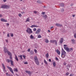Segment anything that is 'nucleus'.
Wrapping results in <instances>:
<instances>
[{"instance_id": "1", "label": "nucleus", "mask_w": 76, "mask_h": 76, "mask_svg": "<svg viewBox=\"0 0 76 76\" xmlns=\"http://www.w3.org/2000/svg\"><path fill=\"white\" fill-rule=\"evenodd\" d=\"M64 48L68 52H70V51H73V49L72 48H69L66 47L67 45H64Z\"/></svg>"}, {"instance_id": "2", "label": "nucleus", "mask_w": 76, "mask_h": 76, "mask_svg": "<svg viewBox=\"0 0 76 76\" xmlns=\"http://www.w3.org/2000/svg\"><path fill=\"white\" fill-rule=\"evenodd\" d=\"M34 61L36 63V64L37 66H39V61L38 59V57L37 56H35L34 57Z\"/></svg>"}, {"instance_id": "3", "label": "nucleus", "mask_w": 76, "mask_h": 76, "mask_svg": "<svg viewBox=\"0 0 76 76\" xmlns=\"http://www.w3.org/2000/svg\"><path fill=\"white\" fill-rule=\"evenodd\" d=\"M66 52H65L63 49H62L61 55V57L62 58H64L65 57V56H66Z\"/></svg>"}, {"instance_id": "4", "label": "nucleus", "mask_w": 76, "mask_h": 76, "mask_svg": "<svg viewBox=\"0 0 76 76\" xmlns=\"http://www.w3.org/2000/svg\"><path fill=\"white\" fill-rule=\"evenodd\" d=\"M26 31V32L27 33H28L29 34H32V33H33V32L32 31V29L30 28H28Z\"/></svg>"}, {"instance_id": "5", "label": "nucleus", "mask_w": 76, "mask_h": 76, "mask_svg": "<svg viewBox=\"0 0 76 76\" xmlns=\"http://www.w3.org/2000/svg\"><path fill=\"white\" fill-rule=\"evenodd\" d=\"M7 68L8 69H9L10 70V71L12 73H14V72H13V69L11 67L9 66H7Z\"/></svg>"}, {"instance_id": "6", "label": "nucleus", "mask_w": 76, "mask_h": 76, "mask_svg": "<svg viewBox=\"0 0 76 76\" xmlns=\"http://www.w3.org/2000/svg\"><path fill=\"white\" fill-rule=\"evenodd\" d=\"M40 32H41V29H37L35 32V34H39Z\"/></svg>"}, {"instance_id": "7", "label": "nucleus", "mask_w": 76, "mask_h": 76, "mask_svg": "<svg viewBox=\"0 0 76 76\" xmlns=\"http://www.w3.org/2000/svg\"><path fill=\"white\" fill-rule=\"evenodd\" d=\"M4 51L5 53H7L8 51H8V50H7V48H6V47H4Z\"/></svg>"}, {"instance_id": "8", "label": "nucleus", "mask_w": 76, "mask_h": 76, "mask_svg": "<svg viewBox=\"0 0 76 76\" xmlns=\"http://www.w3.org/2000/svg\"><path fill=\"white\" fill-rule=\"evenodd\" d=\"M64 41V38H61V39L60 40V42L61 44H62L63 42Z\"/></svg>"}, {"instance_id": "9", "label": "nucleus", "mask_w": 76, "mask_h": 76, "mask_svg": "<svg viewBox=\"0 0 76 76\" xmlns=\"http://www.w3.org/2000/svg\"><path fill=\"white\" fill-rule=\"evenodd\" d=\"M30 39H35V37H34L33 35H30Z\"/></svg>"}, {"instance_id": "10", "label": "nucleus", "mask_w": 76, "mask_h": 76, "mask_svg": "<svg viewBox=\"0 0 76 76\" xmlns=\"http://www.w3.org/2000/svg\"><path fill=\"white\" fill-rule=\"evenodd\" d=\"M31 27V28H38V26L37 25H32Z\"/></svg>"}, {"instance_id": "11", "label": "nucleus", "mask_w": 76, "mask_h": 76, "mask_svg": "<svg viewBox=\"0 0 76 76\" xmlns=\"http://www.w3.org/2000/svg\"><path fill=\"white\" fill-rule=\"evenodd\" d=\"M42 16L43 18H44L45 19H47V15H42Z\"/></svg>"}, {"instance_id": "12", "label": "nucleus", "mask_w": 76, "mask_h": 76, "mask_svg": "<svg viewBox=\"0 0 76 76\" xmlns=\"http://www.w3.org/2000/svg\"><path fill=\"white\" fill-rule=\"evenodd\" d=\"M56 26H62V24H58V23H56L55 24Z\"/></svg>"}, {"instance_id": "13", "label": "nucleus", "mask_w": 76, "mask_h": 76, "mask_svg": "<svg viewBox=\"0 0 76 76\" xmlns=\"http://www.w3.org/2000/svg\"><path fill=\"white\" fill-rule=\"evenodd\" d=\"M56 51L57 52L58 55H60V51H59V50H58V49L56 50Z\"/></svg>"}, {"instance_id": "14", "label": "nucleus", "mask_w": 76, "mask_h": 76, "mask_svg": "<svg viewBox=\"0 0 76 76\" xmlns=\"http://www.w3.org/2000/svg\"><path fill=\"white\" fill-rule=\"evenodd\" d=\"M1 21H2V22H7V20H5V19L4 18H1Z\"/></svg>"}, {"instance_id": "15", "label": "nucleus", "mask_w": 76, "mask_h": 76, "mask_svg": "<svg viewBox=\"0 0 76 76\" xmlns=\"http://www.w3.org/2000/svg\"><path fill=\"white\" fill-rule=\"evenodd\" d=\"M2 66L3 68V71H4V70H5V66H4V64H2Z\"/></svg>"}, {"instance_id": "16", "label": "nucleus", "mask_w": 76, "mask_h": 76, "mask_svg": "<svg viewBox=\"0 0 76 76\" xmlns=\"http://www.w3.org/2000/svg\"><path fill=\"white\" fill-rule=\"evenodd\" d=\"M1 8H2L3 9H5L6 5H2L1 6Z\"/></svg>"}, {"instance_id": "17", "label": "nucleus", "mask_w": 76, "mask_h": 76, "mask_svg": "<svg viewBox=\"0 0 76 76\" xmlns=\"http://www.w3.org/2000/svg\"><path fill=\"white\" fill-rule=\"evenodd\" d=\"M60 5L61 7H64V3H61L60 4Z\"/></svg>"}, {"instance_id": "18", "label": "nucleus", "mask_w": 76, "mask_h": 76, "mask_svg": "<svg viewBox=\"0 0 76 76\" xmlns=\"http://www.w3.org/2000/svg\"><path fill=\"white\" fill-rule=\"evenodd\" d=\"M7 53L9 56H12V53L10 52L9 51H8Z\"/></svg>"}, {"instance_id": "19", "label": "nucleus", "mask_w": 76, "mask_h": 76, "mask_svg": "<svg viewBox=\"0 0 76 76\" xmlns=\"http://www.w3.org/2000/svg\"><path fill=\"white\" fill-rule=\"evenodd\" d=\"M57 42H58V40H55V44L56 45H58V44H57Z\"/></svg>"}, {"instance_id": "20", "label": "nucleus", "mask_w": 76, "mask_h": 76, "mask_svg": "<svg viewBox=\"0 0 76 76\" xmlns=\"http://www.w3.org/2000/svg\"><path fill=\"white\" fill-rule=\"evenodd\" d=\"M30 21V19H29V18H27V19L26 20V22H29Z\"/></svg>"}, {"instance_id": "21", "label": "nucleus", "mask_w": 76, "mask_h": 76, "mask_svg": "<svg viewBox=\"0 0 76 76\" xmlns=\"http://www.w3.org/2000/svg\"><path fill=\"white\" fill-rule=\"evenodd\" d=\"M14 72H18V69L17 68H14L13 69Z\"/></svg>"}, {"instance_id": "22", "label": "nucleus", "mask_w": 76, "mask_h": 76, "mask_svg": "<svg viewBox=\"0 0 76 76\" xmlns=\"http://www.w3.org/2000/svg\"><path fill=\"white\" fill-rule=\"evenodd\" d=\"M15 59L17 61H19V59H18V57H17V56H16V55L15 56Z\"/></svg>"}, {"instance_id": "23", "label": "nucleus", "mask_w": 76, "mask_h": 76, "mask_svg": "<svg viewBox=\"0 0 76 76\" xmlns=\"http://www.w3.org/2000/svg\"><path fill=\"white\" fill-rule=\"evenodd\" d=\"M10 61L11 62V64L12 65V66H13L14 65L13 64V61L11 60H10Z\"/></svg>"}, {"instance_id": "24", "label": "nucleus", "mask_w": 76, "mask_h": 76, "mask_svg": "<svg viewBox=\"0 0 76 76\" xmlns=\"http://www.w3.org/2000/svg\"><path fill=\"white\" fill-rule=\"evenodd\" d=\"M10 8V6L5 5V9H9Z\"/></svg>"}, {"instance_id": "25", "label": "nucleus", "mask_w": 76, "mask_h": 76, "mask_svg": "<svg viewBox=\"0 0 76 76\" xmlns=\"http://www.w3.org/2000/svg\"><path fill=\"white\" fill-rule=\"evenodd\" d=\"M26 72L27 73H28V74H29V75H30V74H31V72L28 71H26Z\"/></svg>"}, {"instance_id": "26", "label": "nucleus", "mask_w": 76, "mask_h": 76, "mask_svg": "<svg viewBox=\"0 0 76 76\" xmlns=\"http://www.w3.org/2000/svg\"><path fill=\"white\" fill-rule=\"evenodd\" d=\"M44 63L46 64V65H47L48 64V62L45 60H44Z\"/></svg>"}, {"instance_id": "27", "label": "nucleus", "mask_w": 76, "mask_h": 76, "mask_svg": "<svg viewBox=\"0 0 76 76\" xmlns=\"http://www.w3.org/2000/svg\"><path fill=\"white\" fill-rule=\"evenodd\" d=\"M53 64L54 67L56 66V62H53Z\"/></svg>"}, {"instance_id": "28", "label": "nucleus", "mask_w": 76, "mask_h": 76, "mask_svg": "<svg viewBox=\"0 0 76 76\" xmlns=\"http://www.w3.org/2000/svg\"><path fill=\"white\" fill-rule=\"evenodd\" d=\"M55 41V40H51L50 41V42H52V43H54Z\"/></svg>"}, {"instance_id": "29", "label": "nucleus", "mask_w": 76, "mask_h": 76, "mask_svg": "<svg viewBox=\"0 0 76 76\" xmlns=\"http://www.w3.org/2000/svg\"><path fill=\"white\" fill-rule=\"evenodd\" d=\"M19 57H20V59L21 60H22V55H20Z\"/></svg>"}, {"instance_id": "30", "label": "nucleus", "mask_w": 76, "mask_h": 76, "mask_svg": "<svg viewBox=\"0 0 76 76\" xmlns=\"http://www.w3.org/2000/svg\"><path fill=\"white\" fill-rule=\"evenodd\" d=\"M46 57L47 58H48V57H49V55H48V53H47L46 55Z\"/></svg>"}, {"instance_id": "31", "label": "nucleus", "mask_w": 76, "mask_h": 76, "mask_svg": "<svg viewBox=\"0 0 76 76\" xmlns=\"http://www.w3.org/2000/svg\"><path fill=\"white\" fill-rule=\"evenodd\" d=\"M37 38H42V37L41 35H39L37 36Z\"/></svg>"}, {"instance_id": "32", "label": "nucleus", "mask_w": 76, "mask_h": 76, "mask_svg": "<svg viewBox=\"0 0 76 76\" xmlns=\"http://www.w3.org/2000/svg\"><path fill=\"white\" fill-rule=\"evenodd\" d=\"M7 61L8 63H10V61L9 59H8L7 60Z\"/></svg>"}, {"instance_id": "33", "label": "nucleus", "mask_w": 76, "mask_h": 76, "mask_svg": "<svg viewBox=\"0 0 76 76\" xmlns=\"http://www.w3.org/2000/svg\"><path fill=\"white\" fill-rule=\"evenodd\" d=\"M45 42L46 43H48V39H46Z\"/></svg>"}, {"instance_id": "34", "label": "nucleus", "mask_w": 76, "mask_h": 76, "mask_svg": "<svg viewBox=\"0 0 76 76\" xmlns=\"http://www.w3.org/2000/svg\"><path fill=\"white\" fill-rule=\"evenodd\" d=\"M34 51L35 53H37V50L36 49H34Z\"/></svg>"}, {"instance_id": "35", "label": "nucleus", "mask_w": 76, "mask_h": 76, "mask_svg": "<svg viewBox=\"0 0 76 76\" xmlns=\"http://www.w3.org/2000/svg\"><path fill=\"white\" fill-rule=\"evenodd\" d=\"M10 37V34H9V33H8L7 35V37Z\"/></svg>"}, {"instance_id": "36", "label": "nucleus", "mask_w": 76, "mask_h": 76, "mask_svg": "<svg viewBox=\"0 0 76 76\" xmlns=\"http://www.w3.org/2000/svg\"><path fill=\"white\" fill-rule=\"evenodd\" d=\"M37 3H39V4H40V3H41V1H40V0H38L37 1Z\"/></svg>"}, {"instance_id": "37", "label": "nucleus", "mask_w": 76, "mask_h": 76, "mask_svg": "<svg viewBox=\"0 0 76 76\" xmlns=\"http://www.w3.org/2000/svg\"><path fill=\"white\" fill-rule=\"evenodd\" d=\"M37 31V28H34L33 29V31H34V32H35Z\"/></svg>"}, {"instance_id": "38", "label": "nucleus", "mask_w": 76, "mask_h": 76, "mask_svg": "<svg viewBox=\"0 0 76 76\" xmlns=\"http://www.w3.org/2000/svg\"><path fill=\"white\" fill-rule=\"evenodd\" d=\"M64 8H62L61 10V12H64Z\"/></svg>"}, {"instance_id": "39", "label": "nucleus", "mask_w": 76, "mask_h": 76, "mask_svg": "<svg viewBox=\"0 0 76 76\" xmlns=\"http://www.w3.org/2000/svg\"><path fill=\"white\" fill-rule=\"evenodd\" d=\"M45 12H42L41 13V15H44V14H45Z\"/></svg>"}, {"instance_id": "40", "label": "nucleus", "mask_w": 76, "mask_h": 76, "mask_svg": "<svg viewBox=\"0 0 76 76\" xmlns=\"http://www.w3.org/2000/svg\"><path fill=\"white\" fill-rule=\"evenodd\" d=\"M55 58H56V60L57 61H58V58H57V57H56Z\"/></svg>"}, {"instance_id": "41", "label": "nucleus", "mask_w": 76, "mask_h": 76, "mask_svg": "<svg viewBox=\"0 0 76 76\" xmlns=\"http://www.w3.org/2000/svg\"><path fill=\"white\" fill-rule=\"evenodd\" d=\"M33 13H34L36 14V13H37V11H34V12H33Z\"/></svg>"}, {"instance_id": "42", "label": "nucleus", "mask_w": 76, "mask_h": 76, "mask_svg": "<svg viewBox=\"0 0 76 76\" xmlns=\"http://www.w3.org/2000/svg\"><path fill=\"white\" fill-rule=\"evenodd\" d=\"M23 58H24V59H26V56H25V55H23Z\"/></svg>"}, {"instance_id": "43", "label": "nucleus", "mask_w": 76, "mask_h": 76, "mask_svg": "<svg viewBox=\"0 0 76 76\" xmlns=\"http://www.w3.org/2000/svg\"><path fill=\"white\" fill-rule=\"evenodd\" d=\"M22 14H21L20 13H19V16L20 17H21V16H22Z\"/></svg>"}, {"instance_id": "44", "label": "nucleus", "mask_w": 76, "mask_h": 76, "mask_svg": "<svg viewBox=\"0 0 76 76\" xmlns=\"http://www.w3.org/2000/svg\"><path fill=\"white\" fill-rule=\"evenodd\" d=\"M66 75H69V73L67 72V73H66Z\"/></svg>"}, {"instance_id": "45", "label": "nucleus", "mask_w": 76, "mask_h": 76, "mask_svg": "<svg viewBox=\"0 0 76 76\" xmlns=\"http://www.w3.org/2000/svg\"><path fill=\"white\" fill-rule=\"evenodd\" d=\"M10 36L11 37H13V34H12L11 35H10Z\"/></svg>"}, {"instance_id": "46", "label": "nucleus", "mask_w": 76, "mask_h": 76, "mask_svg": "<svg viewBox=\"0 0 76 76\" xmlns=\"http://www.w3.org/2000/svg\"><path fill=\"white\" fill-rule=\"evenodd\" d=\"M72 41L73 42H75V40L74 39H72Z\"/></svg>"}, {"instance_id": "47", "label": "nucleus", "mask_w": 76, "mask_h": 76, "mask_svg": "<svg viewBox=\"0 0 76 76\" xmlns=\"http://www.w3.org/2000/svg\"><path fill=\"white\" fill-rule=\"evenodd\" d=\"M74 37H75V38H76V34H75L74 35Z\"/></svg>"}, {"instance_id": "48", "label": "nucleus", "mask_w": 76, "mask_h": 76, "mask_svg": "<svg viewBox=\"0 0 76 76\" xmlns=\"http://www.w3.org/2000/svg\"><path fill=\"white\" fill-rule=\"evenodd\" d=\"M10 60H12V56H10Z\"/></svg>"}, {"instance_id": "49", "label": "nucleus", "mask_w": 76, "mask_h": 76, "mask_svg": "<svg viewBox=\"0 0 76 76\" xmlns=\"http://www.w3.org/2000/svg\"><path fill=\"white\" fill-rule=\"evenodd\" d=\"M25 64H28V62H26L24 63Z\"/></svg>"}, {"instance_id": "50", "label": "nucleus", "mask_w": 76, "mask_h": 76, "mask_svg": "<svg viewBox=\"0 0 76 76\" xmlns=\"http://www.w3.org/2000/svg\"><path fill=\"white\" fill-rule=\"evenodd\" d=\"M31 51V49H28V52H30V51Z\"/></svg>"}, {"instance_id": "51", "label": "nucleus", "mask_w": 76, "mask_h": 76, "mask_svg": "<svg viewBox=\"0 0 76 76\" xmlns=\"http://www.w3.org/2000/svg\"><path fill=\"white\" fill-rule=\"evenodd\" d=\"M64 65H66V62H64Z\"/></svg>"}, {"instance_id": "52", "label": "nucleus", "mask_w": 76, "mask_h": 76, "mask_svg": "<svg viewBox=\"0 0 76 76\" xmlns=\"http://www.w3.org/2000/svg\"><path fill=\"white\" fill-rule=\"evenodd\" d=\"M70 76H73V74H71L70 75Z\"/></svg>"}, {"instance_id": "53", "label": "nucleus", "mask_w": 76, "mask_h": 76, "mask_svg": "<svg viewBox=\"0 0 76 76\" xmlns=\"http://www.w3.org/2000/svg\"><path fill=\"white\" fill-rule=\"evenodd\" d=\"M73 4H71L70 6H73Z\"/></svg>"}, {"instance_id": "54", "label": "nucleus", "mask_w": 76, "mask_h": 76, "mask_svg": "<svg viewBox=\"0 0 76 76\" xmlns=\"http://www.w3.org/2000/svg\"><path fill=\"white\" fill-rule=\"evenodd\" d=\"M49 61H50V62H51V60L50 59H49Z\"/></svg>"}, {"instance_id": "55", "label": "nucleus", "mask_w": 76, "mask_h": 76, "mask_svg": "<svg viewBox=\"0 0 76 76\" xmlns=\"http://www.w3.org/2000/svg\"><path fill=\"white\" fill-rule=\"evenodd\" d=\"M2 15L0 14V18H1V17H2Z\"/></svg>"}, {"instance_id": "56", "label": "nucleus", "mask_w": 76, "mask_h": 76, "mask_svg": "<svg viewBox=\"0 0 76 76\" xmlns=\"http://www.w3.org/2000/svg\"><path fill=\"white\" fill-rule=\"evenodd\" d=\"M53 26H52L50 27V29H53Z\"/></svg>"}, {"instance_id": "57", "label": "nucleus", "mask_w": 76, "mask_h": 76, "mask_svg": "<svg viewBox=\"0 0 76 76\" xmlns=\"http://www.w3.org/2000/svg\"><path fill=\"white\" fill-rule=\"evenodd\" d=\"M6 42H8V40H6Z\"/></svg>"}, {"instance_id": "58", "label": "nucleus", "mask_w": 76, "mask_h": 76, "mask_svg": "<svg viewBox=\"0 0 76 76\" xmlns=\"http://www.w3.org/2000/svg\"><path fill=\"white\" fill-rule=\"evenodd\" d=\"M6 1H7V0H3V1L4 2H6Z\"/></svg>"}, {"instance_id": "59", "label": "nucleus", "mask_w": 76, "mask_h": 76, "mask_svg": "<svg viewBox=\"0 0 76 76\" xmlns=\"http://www.w3.org/2000/svg\"><path fill=\"white\" fill-rule=\"evenodd\" d=\"M7 26H9V24L7 23Z\"/></svg>"}, {"instance_id": "60", "label": "nucleus", "mask_w": 76, "mask_h": 76, "mask_svg": "<svg viewBox=\"0 0 76 76\" xmlns=\"http://www.w3.org/2000/svg\"><path fill=\"white\" fill-rule=\"evenodd\" d=\"M73 17H75V15H72Z\"/></svg>"}, {"instance_id": "61", "label": "nucleus", "mask_w": 76, "mask_h": 76, "mask_svg": "<svg viewBox=\"0 0 76 76\" xmlns=\"http://www.w3.org/2000/svg\"><path fill=\"white\" fill-rule=\"evenodd\" d=\"M7 76H10V74H8Z\"/></svg>"}, {"instance_id": "62", "label": "nucleus", "mask_w": 76, "mask_h": 76, "mask_svg": "<svg viewBox=\"0 0 76 76\" xmlns=\"http://www.w3.org/2000/svg\"><path fill=\"white\" fill-rule=\"evenodd\" d=\"M25 13L24 12H21V13L23 14V13Z\"/></svg>"}, {"instance_id": "63", "label": "nucleus", "mask_w": 76, "mask_h": 76, "mask_svg": "<svg viewBox=\"0 0 76 76\" xmlns=\"http://www.w3.org/2000/svg\"><path fill=\"white\" fill-rule=\"evenodd\" d=\"M48 32H50V30H48Z\"/></svg>"}, {"instance_id": "64", "label": "nucleus", "mask_w": 76, "mask_h": 76, "mask_svg": "<svg viewBox=\"0 0 76 76\" xmlns=\"http://www.w3.org/2000/svg\"><path fill=\"white\" fill-rule=\"evenodd\" d=\"M6 75L7 76L8 75V73H6Z\"/></svg>"}]
</instances>
